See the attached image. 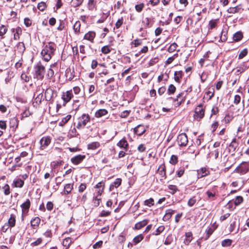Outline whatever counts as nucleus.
I'll return each mask as SVG.
<instances>
[{"label":"nucleus","instance_id":"f257e3e1","mask_svg":"<svg viewBox=\"0 0 249 249\" xmlns=\"http://www.w3.org/2000/svg\"><path fill=\"white\" fill-rule=\"evenodd\" d=\"M56 50V45L52 42L47 43L42 49L41 54L46 62L49 61L53 55Z\"/></svg>","mask_w":249,"mask_h":249},{"label":"nucleus","instance_id":"f03ea898","mask_svg":"<svg viewBox=\"0 0 249 249\" xmlns=\"http://www.w3.org/2000/svg\"><path fill=\"white\" fill-rule=\"evenodd\" d=\"M90 117L89 114H83L79 118V122L76 126L78 129H81L85 127L87 123L89 122Z\"/></svg>","mask_w":249,"mask_h":249},{"label":"nucleus","instance_id":"7ed1b4c3","mask_svg":"<svg viewBox=\"0 0 249 249\" xmlns=\"http://www.w3.org/2000/svg\"><path fill=\"white\" fill-rule=\"evenodd\" d=\"M249 170V162H243L235 170V172L241 174H245Z\"/></svg>","mask_w":249,"mask_h":249},{"label":"nucleus","instance_id":"20e7f679","mask_svg":"<svg viewBox=\"0 0 249 249\" xmlns=\"http://www.w3.org/2000/svg\"><path fill=\"white\" fill-rule=\"evenodd\" d=\"M35 72L38 79H42L44 77L45 68L40 63H38L36 66Z\"/></svg>","mask_w":249,"mask_h":249},{"label":"nucleus","instance_id":"39448f33","mask_svg":"<svg viewBox=\"0 0 249 249\" xmlns=\"http://www.w3.org/2000/svg\"><path fill=\"white\" fill-rule=\"evenodd\" d=\"M188 142V138L186 134L181 133L178 135L177 142L179 146H186Z\"/></svg>","mask_w":249,"mask_h":249},{"label":"nucleus","instance_id":"423d86ee","mask_svg":"<svg viewBox=\"0 0 249 249\" xmlns=\"http://www.w3.org/2000/svg\"><path fill=\"white\" fill-rule=\"evenodd\" d=\"M51 138L49 136L43 137L40 140V149L43 150L46 149L51 142Z\"/></svg>","mask_w":249,"mask_h":249},{"label":"nucleus","instance_id":"0eeeda50","mask_svg":"<svg viewBox=\"0 0 249 249\" xmlns=\"http://www.w3.org/2000/svg\"><path fill=\"white\" fill-rule=\"evenodd\" d=\"M195 116L198 118L199 119H202L204 116V109L203 108L202 104H200L197 106L195 109Z\"/></svg>","mask_w":249,"mask_h":249},{"label":"nucleus","instance_id":"6e6552de","mask_svg":"<svg viewBox=\"0 0 249 249\" xmlns=\"http://www.w3.org/2000/svg\"><path fill=\"white\" fill-rule=\"evenodd\" d=\"M85 158V155H78L71 158V161L74 165H78L81 163Z\"/></svg>","mask_w":249,"mask_h":249},{"label":"nucleus","instance_id":"1a4fd4ad","mask_svg":"<svg viewBox=\"0 0 249 249\" xmlns=\"http://www.w3.org/2000/svg\"><path fill=\"white\" fill-rule=\"evenodd\" d=\"M96 34L93 31H89L84 36V39L88 40L91 42H93L94 39L95 37Z\"/></svg>","mask_w":249,"mask_h":249},{"label":"nucleus","instance_id":"9d476101","mask_svg":"<svg viewBox=\"0 0 249 249\" xmlns=\"http://www.w3.org/2000/svg\"><path fill=\"white\" fill-rule=\"evenodd\" d=\"M72 96L71 90L67 91L66 92L63 93L62 99L65 103H68L71 100Z\"/></svg>","mask_w":249,"mask_h":249},{"label":"nucleus","instance_id":"9b49d317","mask_svg":"<svg viewBox=\"0 0 249 249\" xmlns=\"http://www.w3.org/2000/svg\"><path fill=\"white\" fill-rule=\"evenodd\" d=\"M145 131L144 126L142 125H138L137 127L134 128V132L138 135H142Z\"/></svg>","mask_w":249,"mask_h":249},{"label":"nucleus","instance_id":"f8f14e48","mask_svg":"<svg viewBox=\"0 0 249 249\" xmlns=\"http://www.w3.org/2000/svg\"><path fill=\"white\" fill-rule=\"evenodd\" d=\"M53 91L51 89H47L45 92V98L46 101H50L53 98Z\"/></svg>","mask_w":249,"mask_h":249},{"label":"nucleus","instance_id":"ddd939ff","mask_svg":"<svg viewBox=\"0 0 249 249\" xmlns=\"http://www.w3.org/2000/svg\"><path fill=\"white\" fill-rule=\"evenodd\" d=\"M9 125L11 128H13L14 129H15L18 125V120L16 117H13L10 119L9 121Z\"/></svg>","mask_w":249,"mask_h":249},{"label":"nucleus","instance_id":"4468645a","mask_svg":"<svg viewBox=\"0 0 249 249\" xmlns=\"http://www.w3.org/2000/svg\"><path fill=\"white\" fill-rule=\"evenodd\" d=\"M16 214L12 213L8 220V225L11 227H14L16 224Z\"/></svg>","mask_w":249,"mask_h":249},{"label":"nucleus","instance_id":"2eb2a0df","mask_svg":"<svg viewBox=\"0 0 249 249\" xmlns=\"http://www.w3.org/2000/svg\"><path fill=\"white\" fill-rule=\"evenodd\" d=\"M209 171L206 168H202L197 170V178H201L208 175Z\"/></svg>","mask_w":249,"mask_h":249},{"label":"nucleus","instance_id":"dca6fc26","mask_svg":"<svg viewBox=\"0 0 249 249\" xmlns=\"http://www.w3.org/2000/svg\"><path fill=\"white\" fill-rule=\"evenodd\" d=\"M108 113L107 110L105 109H100L95 113V116L96 118H100L103 116H105Z\"/></svg>","mask_w":249,"mask_h":249},{"label":"nucleus","instance_id":"f3484780","mask_svg":"<svg viewBox=\"0 0 249 249\" xmlns=\"http://www.w3.org/2000/svg\"><path fill=\"white\" fill-rule=\"evenodd\" d=\"M148 220L146 219L143 220L142 221L137 223L135 225L136 229L139 230L144 227L147 224Z\"/></svg>","mask_w":249,"mask_h":249},{"label":"nucleus","instance_id":"a211bd4d","mask_svg":"<svg viewBox=\"0 0 249 249\" xmlns=\"http://www.w3.org/2000/svg\"><path fill=\"white\" fill-rule=\"evenodd\" d=\"M182 71H176L174 72V80L175 81L178 83H180V80L182 78Z\"/></svg>","mask_w":249,"mask_h":249},{"label":"nucleus","instance_id":"6ab92c4d","mask_svg":"<svg viewBox=\"0 0 249 249\" xmlns=\"http://www.w3.org/2000/svg\"><path fill=\"white\" fill-rule=\"evenodd\" d=\"M122 180L121 178H117L110 185V190H112L114 188L118 187L121 184Z\"/></svg>","mask_w":249,"mask_h":249},{"label":"nucleus","instance_id":"aec40b11","mask_svg":"<svg viewBox=\"0 0 249 249\" xmlns=\"http://www.w3.org/2000/svg\"><path fill=\"white\" fill-rule=\"evenodd\" d=\"M40 222V219L38 217H36L31 221V226L35 229L38 226Z\"/></svg>","mask_w":249,"mask_h":249},{"label":"nucleus","instance_id":"412c9836","mask_svg":"<svg viewBox=\"0 0 249 249\" xmlns=\"http://www.w3.org/2000/svg\"><path fill=\"white\" fill-rule=\"evenodd\" d=\"M117 145L121 148L127 149L128 144L124 139H123L118 142Z\"/></svg>","mask_w":249,"mask_h":249},{"label":"nucleus","instance_id":"4be33fe9","mask_svg":"<svg viewBox=\"0 0 249 249\" xmlns=\"http://www.w3.org/2000/svg\"><path fill=\"white\" fill-rule=\"evenodd\" d=\"M31 206V202L29 199H27L25 202L21 205V207L23 213L25 210H28Z\"/></svg>","mask_w":249,"mask_h":249},{"label":"nucleus","instance_id":"5701e85b","mask_svg":"<svg viewBox=\"0 0 249 249\" xmlns=\"http://www.w3.org/2000/svg\"><path fill=\"white\" fill-rule=\"evenodd\" d=\"M22 33V30L20 27H17L16 28V32L14 34V39L15 40H18L19 38V36Z\"/></svg>","mask_w":249,"mask_h":249},{"label":"nucleus","instance_id":"b1692460","mask_svg":"<svg viewBox=\"0 0 249 249\" xmlns=\"http://www.w3.org/2000/svg\"><path fill=\"white\" fill-rule=\"evenodd\" d=\"M102 193L100 192V191H98V195L95 196L94 197L93 199V202L94 203V206L97 207L99 205L101 200V198L99 197V196H100L101 195Z\"/></svg>","mask_w":249,"mask_h":249},{"label":"nucleus","instance_id":"393cba45","mask_svg":"<svg viewBox=\"0 0 249 249\" xmlns=\"http://www.w3.org/2000/svg\"><path fill=\"white\" fill-rule=\"evenodd\" d=\"M73 189V184H67L64 187V194L65 195L69 194Z\"/></svg>","mask_w":249,"mask_h":249},{"label":"nucleus","instance_id":"a878e982","mask_svg":"<svg viewBox=\"0 0 249 249\" xmlns=\"http://www.w3.org/2000/svg\"><path fill=\"white\" fill-rule=\"evenodd\" d=\"M100 146V143L98 142H95L89 143L88 145L89 149L95 150Z\"/></svg>","mask_w":249,"mask_h":249},{"label":"nucleus","instance_id":"bb28decb","mask_svg":"<svg viewBox=\"0 0 249 249\" xmlns=\"http://www.w3.org/2000/svg\"><path fill=\"white\" fill-rule=\"evenodd\" d=\"M71 243L72 239L70 237H67L63 240L62 245L68 249Z\"/></svg>","mask_w":249,"mask_h":249},{"label":"nucleus","instance_id":"cd10ccee","mask_svg":"<svg viewBox=\"0 0 249 249\" xmlns=\"http://www.w3.org/2000/svg\"><path fill=\"white\" fill-rule=\"evenodd\" d=\"M71 115H67L66 117L63 118L59 122V125L63 126L71 119Z\"/></svg>","mask_w":249,"mask_h":249},{"label":"nucleus","instance_id":"c85d7f7f","mask_svg":"<svg viewBox=\"0 0 249 249\" xmlns=\"http://www.w3.org/2000/svg\"><path fill=\"white\" fill-rule=\"evenodd\" d=\"M243 37L242 33L241 32H237L233 36V39L235 41L240 40Z\"/></svg>","mask_w":249,"mask_h":249},{"label":"nucleus","instance_id":"c756f323","mask_svg":"<svg viewBox=\"0 0 249 249\" xmlns=\"http://www.w3.org/2000/svg\"><path fill=\"white\" fill-rule=\"evenodd\" d=\"M43 95L42 93H39L35 99V102L34 103H36L37 105H39L41 103V101L43 99Z\"/></svg>","mask_w":249,"mask_h":249},{"label":"nucleus","instance_id":"7c9ffc66","mask_svg":"<svg viewBox=\"0 0 249 249\" xmlns=\"http://www.w3.org/2000/svg\"><path fill=\"white\" fill-rule=\"evenodd\" d=\"M83 0H72L71 5L73 7H76L80 6L83 2Z\"/></svg>","mask_w":249,"mask_h":249},{"label":"nucleus","instance_id":"2f4dec72","mask_svg":"<svg viewBox=\"0 0 249 249\" xmlns=\"http://www.w3.org/2000/svg\"><path fill=\"white\" fill-rule=\"evenodd\" d=\"M14 183L16 187L21 188L24 185V181L21 179H18L14 181Z\"/></svg>","mask_w":249,"mask_h":249},{"label":"nucleus","instance_id":"473e14b6","mask_svg":"<svg viewBox=\"0 0 249 249\" xmlns=\"http://www.w3.org/2000/svg\"><path fill=\"white\" fill-rule=\"evenodd\" d=\"M240 8L238 6L234 7H230L228 10L227 12L230 14H234L239 12Z\"/></svg>","mask_w":249,"mask_h":249},{"label":"nucleus","instance_id":"72a5a7b5","mask_svg":"<svg viewBox=\"0 0 249 249\" xmlns=\"http://www.w3.org/2000/svg\"><path fill=\"white\" fill-rule=\"evenodd\" d=\"M7 30V28L3 25L0 27V36H2V38L3 37V35L6 34Z\"/></svg>","mask_w":249,"mask_h":249},{"label":"nucleus","instance_id":"f704fd0d","mask_svg":"<svg viewBox=\"0 0 249 249\" xmlns=\"http://www.w3.org/2000/svg\"><path fill=\"white\" fill-rule=\"evenodd\" d=\"M80 26L81 23L80 21H78L75 23L73 25V29L75 33H78L80 32Z\"/></svg>","mask_w":249,"mask_h":249},{"label":"nucleus","instance_id":"c9c22d12","mask_svg":"<svg viewBox=\"0 0 249 249\" xmlns=\"http://www.w3.org/2000/svg\"><path fill=\"white\" fill-rule=\"evenodd\" d=\"M101 51L102 52V53H104L105 54H107L110 52L111 50L110 49L109 46L106 45V46H103L101 48Z\"/></svg>","mask_w":249,"mask_h":249},{"label":"nucleus","instance_id":"e433bc0d","mask_svg":"<svg viewBox=\"0 0 249 249\" xmlns=\"http://www.w3.org/2000/svg\"><path fill=\"white\" fill-rule=\"evenodd\" d=\"M143 239V236L142 235V234H139L134 237L133 239V242L135 243V244H137L141 241Z\"/></svg>","mask_w":249,"mask_h":249},{"label":"nucleus","instance_id":"4c0bfd02","mask_svg":"<svg viewBox=\"0 0 249 249\" xmlns=\"http://www.w3.org/2000/svg\"><path fill=\"white\" fill-rule=\"evenodd\" d=\"M232 241L231 239H225L221 242V245L223 247H228L231 245Z\"/></svg>","mask_w":249,"mask_h":249},{"label":"nucleus","instance_id":"58836bf2","mask_svg":"<svg viewBox=\"0 0 249 249\" xmlns=\"http://www.w3.org/2000/svg\"><path fill=\"white\" fill-rule=\"evenodd\" d=\"M243 200V198L241 196H237L236 197L234 203L236 206L240 205Z\"/></svg>","mask_w":249,"mask_h":249},{"label":"nucleus","instance_id":"ea45409f","mask_svg":"<svg viewBox=\"0 0 249 249\" xmlns=\"http://www.w3.org/2000/svg\"><path fill=\"white\" fill-rule=\"evenodd\" d=\"M66 75L67 78L70 81L74 77V76L72 75V72L71 71L70 69L66 70Z\"/></svg>","mask_w":249,"mask_h":249},{"label":"nucleus","instance_id":"a19ab883","mask_svg":"<svg viewBox=\"0 0 249 249\" xmlns=\"http://www.w3.org/2000/svg\"><path fill=\"white\" fill-rule=\"evenodd\" d=\"M154 204V199L152 198H150L149 199H147L144 201V205L148 206L151 207L153 206Z\"/></svg>","mask_w":249,"mask_h":249},{"label":"nucleus","instance_id":"79ce46f5","mask_svg":"<svg viewBox=\"0 0 249 249\" xmlns=\"http://www.w3.org/2000/svg\"><path fill=\"white\" fill-rule=\"evenodd\" d=\"M248 53V50L247 49H244L243 50L239 53L238 55L239 59H242Z\"/></svg>","mask_w":249,"mask_h":249},{"label":"nucleus","instance_id":"37998d69","mask_svg":"<svg viewBox=\"0 0 249 249\" xmlns=\"http://www.w3.org/2000/svg\"><path fill=\"white\" fill-rule=\"evenodd\" d=\"M18 48L19 49V51L22 53L25 50L24 44L23 42H18Z\"/></svg>","mask_w":249,"mask_h":249},{"label":"nucleus","instance_id":"c03bdc74","mask_svg":"<svg viewBox=\"0 0 249 249\" xmlns=\"http://www.w3.org/2000/svg\"><path fill=\"white\" fill-rule=\"evenodd\" d=\"M144 7V4L143 3H141L139 4H137L135 5V9L138 12H141Z\"/></svg>","mask_w":249,"mask_h":249},{"label":"nucleus","instance_id":"a18cd8bd","mask_svg":"<svg viewBox=\"0 0 249 249\" xmlns=\"http://www.w3.org/2000/svg\"><path fill=\"white\" fill-rule=\"evenodd\" d=\"M46 7V3L44 2H41L38 4L37 8L41 11H43Z\"/></svg>","mask_w":249,"mask_h":249},{"label":"nucleus","instance_id":"49530a36","mask_svg":"<svg viewBox=\"0 0 249 249\" xmlns=\"http://www.w3.org/2000/svg\"><path fill=\"white\" fill-rule=\"evenodd\" d=\"M164 229V227L163 226H160L159 227L156 231H155V232H154L153 233V234H155V235H159L160 234L162 231H163Z\"/></svg>","mask_w":249,"mask_h":249},{"label":"nucleus","instance_id":"de8ad7c7","mask_svg":"<svg viewBox=\"0 0 249 249\" xmlns=\"http://www.w3.org/2000/svg\"><path fill=\"white\" fill-rule=\"evenodd\" d=\"M42 242V239L41 238H38L36 241L31 243L32 246H37L39 245Z\"/></svg>","mask_w":249,"mask_h":249},{"label":"nucleus","instance_id":"09e8293b","mask_svg":"<svg viewBox=\"0 0 249 249\" xmlns=\"http://www.w3.org/2000/svg\"><path fill=\"white\" fill-rule=\"evenodd\" d=\"M196 202V199L195 198V197H193L189 200L188 202V205L189 206L192 207L195 204Z\"/></svg>","mask_w":249,"mask_h":249},{"label":"nucleus","instance_id":"8fccbe9b","mask_svg":"<svg viewBox=\"0 0 249 249\" xmlns=\"http://www.w3.org/2000/svg\"><path fill=\"white\" fill-rule=\"evenodd\" d=\"M4 192L5 195H9L10 192V187L8 184H5L3 187Z\"/></svg>","mask_w":249,"mask_h":249},{"label":"nucleus","instance_id":"3c124183","mask_svg":"<svg viewBox=\"0 0 249 249\" xmlns=\"http://www.w3.org/2000/svg\"><path fill=\"white\" fill-rule=\"evenodd\" d=\"M123 23V18H121L119 19L115 24V27L117 29L119 28Z\"/></svg>","mask_w":249,"mask_h":249},{"label":"nucleus","instance_id":"603ef678","mask_svg":"<svg viewBox=\"0 0 249 249\" xmlns=\"http://www.w3.org/2000/svg\"><path fill=\"white\" fill-rule=\"evenodd\" d=\"M216 23H217V21L216 20H211L209 22V25L210 26V28L211 29H213L216 26Z\"/></svg>","mask_w":249,"mask_h":249},{"label":"nucleus","instance_id":"864d4df0","mask_svg":"<svg viewBox=\"0 0 249 249\" xmlns=\"http://www.w3.org/2000/svg\"><path fill=\"white\" fill-rule=\"evenodd\" d=\"M213 232V230L212 228H209L208 229L206 230V232L207 233V237L206 239H207L210 235H211Z\"/></svg>","mask_w":249,"mask_h":249},{"label":"nucleus","instance_id":"5fc2aeb1","mask_svg":"<svg viewBox=\"0 0 249 249\" xmlns=\"http://www.w3.org/2000/svg\"><path fill=\"white\" fill-rule=\"evenodd\" d=\"M184 173V168L183 167L180 168L177 171V174L178 177H181Z\"/></svg>","mask_w":249,"mask_h":249},{"label":"nucleus","instance_id":"6e6d98bb","mask_svg":"<svg viewBox=\"0 0 249 249\" xmlns=\"http://www.w3.org/2000/svg\"><path fill=\"white\" fill-rule=\"evenodd\" d=\"M185 236L187 238L186 241L188 243H190L192 240L191 237L192 236V233L191 232H188L185 233Z\"/></svg>","mask_w":249,"mask_h":249},{"label":"nucleus","instance_id":"4d7b16f0","mask_svg":"<svg viewBox=\"0 0 249 249\" xmlns=\"http://www.w3.org/2000/svg\"><path fill=\"white\" fill-rule=\"evenodd\" d=\"M129 113H130L129 111L124 110V111H123L122 112H121V113L120 114V117L121 118H125L129 115Z\"/></svg>","mask_w":249,"mask_h":249},{"label":"nucleus","instance_id":"13d9d810","mask_svg":"<svg viewBox=\"0 0 249 249\" xmlns=\"http://www.w3.org/2000/svg\"><path fill=\"white\" fill-rule=\"evenodd\" d=\"M170 71H169L168 73H167V71L165 72V74H161L159 76L158 79L160 81L163 80V78H164V77H167V78L169 77V74L170 73Z\"/></svg>","mask_w":249,"mask_h":249},{"label":"nucleus","instance_id":"bf43d9fd","mask_svg":"<svg viewBox=\"0 0 249 249\" xmlns=\"http://www.w3.org/2000/svg\"><path fill=\"white\" fill-rule=\"evenodd\" d=\"M103 244V241H99L97 242H96L95 244L93 245V248L94 249H98L101 247Z\"/></svg>","mask_w":249,"mask_h":249},{"label":"nucleus","instance_id":"052dcab7","mask_svg":"<svg viewBox=\"0 0 249 249\" xmlns=\"http://www.w3.org/2000/svg\"><path fill=\"white\" fill-rule=\"evenodd\" d=\"M240 100H241L240 96L239 95H236L234 96V103L236 105H238L240 103Z\"/></svg>","mask_w":249,"mask_h":249},{"label":"nucleus","instance_id":"680f3d73","mask_svg":"<svg viewBox=\"0 0 249 249\" xmlns=\"http://www.w3.org/2000/svg\"><path fill=\"white\" fill-rule=\"evenodd\" d=\"M7 127L6 123L5 121H0V128L1 129L5 130Z\"/></svg>","mask_w":249,"mask_h":249},{"label":"nucleus","instance_id":"e2e57ef3","mask_svg":"<svg viewBox=\"0 0 249 249\" xmlns=\"http://www.w3.org/2000/svg\"><path fill=\"white\" fill-rule=\"evenodd\" d=\"M53 204L52 202H48L46 205V208L48 211H51L53 209Z\"/></svg>","mask_w":249,"mask_h":249},{"label":"nucleus","instance_id":"0e129e2a","mask_svg":"<svg viewBox=\"0 0 249 249\" xmlns=\"http://www.w3.org/2000/svg\"><path fill=\"white\" fill-rule=\"evenodd\" d=\"M86 188V185L85 183H82L79 187L78 191L79 192H83Z\"/></svg>","mask_w":249,"mask_h":249},{"label":"nucleus","instance_id":"69168bd1","mask_svg":"<svg viewBox=\"0 0 249 249\" xmlns=\"http://www.w3.org/2000/svg\"><path fill=\"white\" fill-rule=\"evenodd\" d=\"M24 24L26 27H29L32 24L31 20L28 18L24 19Z\"/></svg>","mask_w":249,"mask_h":249},{"label":"nucleus","instance_id":"338daca9","mask_svg":"<svg viewBox=\"0 0 249 249\" xmlns=\"http://www.w3.org/2000/svg\"><path fill=\"white\" fill-rule=\"evenodd\" d=\"M218 126V122H215L212 124L211 127L212 129V131L213 132L215 131V130L217 128Z\"/></svg>","mask_w":249,"mask_h":249},{"label":"nucleus","instance_id":"774afa93","mask_svg":"<svg viewBox=\"0 0 249 249\" xmlns=\"http://www.w3.org/2000/svg\"><path fill=\"white\" fill-rule=\"evenodd\" d=\"M21 78L24 80L25 82H28L29 81L30 78L25 73H22L21 75Z\"/></svg>","mask_w":249,"mask_h":249}]
</instances>
